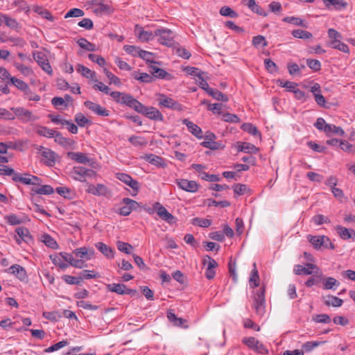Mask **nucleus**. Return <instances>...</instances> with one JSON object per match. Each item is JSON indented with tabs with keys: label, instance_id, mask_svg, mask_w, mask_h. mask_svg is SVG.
Returning <instances> with one entry per match:
<instances>
[{
	"label": "nucleus",
	"instance_id": "nucleus-51",
	"mask_svg": "<svg viewBox=\"0 0 355 355\" xmlns=\"http://www.w3.org/2000/svg\"><path fill=\"white\" fill-rule=\"evenodd\" d=\"M192 224L201 227H208L211 225V220L207 218H194L192 220Z\"/></svg>",
	"mask_w": 355,
	"mask_h": 355
},
{
	"label": "nucleus",
	"instance_id": "nucleus-16",
	"mask_svg": "<svg viewBox=\"0 0 355 355\" xmlns=\"http://www.w3.org/2000/svg\"><path fill=\"white\" fill-rule=\"evenodd\" d=\"M6 271L15 275L17 279L21 282H24L27 279V272L24 267L19 264H14L8 268Z\"/></svg>",
	"mask_w": 355,
	"mask_h": 355
},
{
	"label": "nucleus",
	"instance_id": "nucleus-36",
	"mask_svg": "<svg viewBox=\"0 0 355 355\" xmlns=\"http://www.w3.org/2000/svg\"><path fill=\"white\" fill-rule=\"evenodd\" d=\"M329 46L332 49H338L344 53H349V49L347 44L339 40H331L329 42Z\"/></svg>",
	"mask_w": 355,
	"mask_h": 355
},
{
	"label": "nucleus",
	"instance_id": "nucleus-44",
	"mask_svg": "<svg viewBox=\"0 0 355 355\" xmlns=\"http://www.w3.org/2000/svg\"><path fill=\"white\" fill-rule=\"evenodd\" d=\"M129 142L134 146H145L148 141L144 137L132 135L128 138Z\"/></svg>",
	"mask_w": 355,
	"mask_h": 355
},
{
	"label": "nucleus",
	"instance_id": "nucleus-9",
	"mask_svg": "<svg viewBox=\"0 0 355 355\" xmlns=\"http://www.w3.org/2000/svg\"><path fill=\"white\" fill-rule=\"evenodd\" d=\"M242 342L254 352L263 354L268 353V350L263 343L259 342L254 337H245L243 338Z\"/></svg>",
	"mask_w": 355,
	"mask_h": 355
},
{
	"label": "nucleus",
	"instance_id": "nucleus-26",
	"mask_svg": "<svg viewBox=\"0 0 355 355\" xmlns=\"http://www.w3.org/2000/svg\"><path fill=\"white\" fill-rule=\"evenodd\" d=\"M10 82L17 89L24 92L25 96H28V95H29V94H31V91L28 85L26 83H25L24 81L13 77L11 78Z\"/></svg>",
	"mask_w": 355,
	"mask_h": 355
},
{
	"label": "nucleus",
	"instance_id": "nucleus-61",
	"mask_svg": "<svg viewBox=\"0 0 355 355\" xmlns=\"http://www.w3.org/2000/svg\"><path fill=\"white\" fill-rule=\"evenodd\" d=\"M313 320L318 323L328 324L331 322V318L326 313L315 315L313 317Z\"/></svg>",
	"mask_w": 355,
	"mask_h": 355
},
{
	"label": "nucleus",
	"instance_id": "nucleus-15",
	"mask_svg": "<svg viewBox=\"0 0 355 355\" xmlns=\"http://www.w3.org/2000/svg\"><path fill=\"white\" fill-rule=\"evenodd\" d=\"M119 103L125 105L132 108L136 112H137L139 107H141V103L133 98L130 94L125 93L123 94L121 98L119 101Z\"/></svg>",
	"mask_w": 355,
	"mask_h": 355
},
{
	"label": "nucleus",
	"instance_id": "nucleus-57",
	"mask_svg": "<svg viewBox=\"0 0 355 355\" xmlns=\"http://www.w3.org/2000/svg\"><path fill=\"white\" fill-rule=\"evenodd\" d=\"M123 204H128L130 206L131 211L133 210L137 211L141 208V203H139L137 201L132 200L129 198H125L123 199Z\"/></svg>",
	"mask_w": 355,
	"mask_h": 355
},
{
	"label": "nucleus",
	"instance_id": "nucleus-54",
	"mask_svg": "<svg viewBox=\"0 0 355 355\" xmlns=\"http://www.w3.org/2000/svg\"><path fill=\"white\" fill-rule=\"evenodd\" d=\"M14 66L25 76H29L33 74V71L29 67H26L19 62H15Z\"/></svg>",
	"mask_w": 355,
	"mask_h": 355
},
{
	"label": "nucleus",
	"instance_id": "nucleus-33",
	"mask_svg": "<svg viewBox=\"0 0 355 355\" xmlns=\"http://www.w3.org/2000/svg\"><path fill=\"white\" fill-rule=\"evenodd\" d=\"M146 159L149 163H150L155 166H157L164 168L166 166V164H165L164 159L161 157H159V156L153 155V154L148 155L146 157Z\"/></svg>",
	"mask_w": 355,
	"mask_h": 355
},
{
	"label": "nucleus",
	"instance_id": "nucleus-23",
	"mask_svg": "<svg viewBox=\"0 0 355 355\" xmlns=\"http://www.w3.org/2000/svg\"><path fill=\"white\" fill-rule=\"evenodd\" d=\"M73 254L78 258L85 259L89 260L94 254V251L92 249H88L85 247L75 249Z\"/></svg>",
	"mask_w": 355,
	"mask_h": 355
},
{
	"label": "nucleus",
	"instance_id": "nucleus-12",
	"mask_svg": "<svg viewBox=\"0 0 355 355\" xmlns=\"http://www.w3.org/2000/svg\"><path fill=\"white\" fill-rule=\"evenodd\" d=\"M175 182L180 189L187 192L195 193L199 189V184L194 180L176 179Z\"/></svg>",
	"mask_w": 355,
	"mask_h": 355
},
{
	"label": "nucleus",
	"instance_id": "nucleus-27",
	"mask_svg": "<svg viewBox=\"0 0 355 355\" xmlns=\"http://www.w3.org/2000/svg\"><path fill=\"white\" fill-rule=\"evenodd\" d=\"M67 156L71 159L76 161L78 163L87 164L89 162L90 159L87 156L83 153L80 152H69Z\"/></svg>",
	"mask_w": 355,
	"mask_h": 355
},
{
	"label": "nucleus",
	"instance_id": "nucleus-25",
	"mask_svg": "<svg viewBox=\"0 0 355 355\" xmlns=\"http://www.w3.org/2000/svg\"><path fill=\"white\" fill-rule=\"evenodd\" d=\"M242 3L248 6L252 12L266 17L268 15L258 4L256 3L255 0H242Z\"/></svg>",
	"mask_w": 355,
	"mask_h": 355
},
{
	"label": "nucleus",
	"instance_id": "nucleus-49",
	"mask_svg": "<svg viewBox=\"0 0 355 355\" xmlns=\"http://www.w3.org/2000/svg\"><path fill=\"white\" fill-rule=\"evenodd\" d=\"M219 12L222 16L230 17L231 18H236L239 16L238 13L229 6H223L220 9Z\"/></svg>",
	"mask_w": 355,
	"mask_h": 355
},
{
	"label": "nucleus",
	"instance_id": "nucleus-60",
	"mask_svg": "<svg viewBox=\"0 0 355 355\" xmlns=\"http://www.w3.org/2000/svg\"><path fill=\"white\" fill-rule=\"evenodd\" d=\"M53 137L55 138V141L62 146H67L70 144L69 139L64 137L60 132L55 131Z\"/></svg>",
	"mask_w": 355,
	"mask_h": 355
},
{
	"label": "nucleus",
	"instance_id": "nucleus-29",
	"mask_svg": "<svg viewBox=\"0 0 355 355\" xmlns=\"http://www.w3.org/2000/svg\"><path fill=\"white\" fill-rule=\"evenodd\" d=\"M95 245L96 248L107 258L112 259L114 257V250L110 247L101 242L96 243Z\"/></svg>",
	"mask_w": 355,
	"mask_h": 355
},
{
	"label": "nucleus",
	"instance_id": "nucleus-50",
	"mask_svg": "<svg viewBox=\"0 0 355 355\" xmlns=\"http://www.w3.org/2000/svg\"><path fill=\"white\" fill-rule=\"evenodd\" d=\"M116 246L119 251L123 252L127 254H130L132 253V250H133L132 245L123 241H118L116 243Z\"/></svg>",
	"mask_w": 355,
	"mask_h": 355
},
{
	"label": "nucleus",
	"instance_id": "nucleus-59",
	"mask_svg": "<svg viewBox=\"0 0 355 355\" xmlns=\"http://www.w3.org/2000/svg\"><path fill=\"white\" fill-rule=\"evenodd\" d=\"M68 344H69V343L67 340H61V341L50 346L49 347L46 348L44 351L48 353L53 352L57 351L64 347H66L67 345H68Z\"/></svg>",
	"mask_w": 355,
	"mask_h": 355
},
{
	"label": "nucleus",
	"instance_id": "nucleus-48",
	"mask_svg": "<svg viewBox=\"0 0 355 355\" xmlns=\"http://www.w3.org/2000/svg\"><path fill=\"white\" fill-rule=\"evenodd\" d=\"M201 146L213 150L224 148V146L221 143L214 141H204L201 143Z\"/></svg>",
	"mask_w": 355,
	"mask_h": 355
},
{
	"label": "nucleus",
	"instance_id": "nucleus-2",
	"mask_svg": "<svg viewBox=\"0 0 355 355\" xmlns=\"http://www.w3.org/2000/svg\"><path fill=\"white\" fill-rule=\"evenodd\" d=\"M265 292L266 288L264 286H261L257 290L253 295L254 304L253 306L256 313L258 315H263L265 313Z\"/></svg>",
	"mask_w": 355,
	"mask_h": 355
},
{
	"label": "nucleus",
	"instance_id": "nucleus-5",
	"mask_svg": "<svg viewBox=\"0 0 355 355\" xmlns=\"http://www.w3.org/2000/svg\"><path fill=\"white\" fill-rule=\"evenodd\" d=\"M141 108L139 107L137 112L142 114L149 119L154 121H164V116L161 112L154 107H146L142 103L141 104Z\"/></svg>",
	"mask_w": 355,
	"mask_h": 355
},
{
	"label": "nucleus",
	"instance_id": "nucleus-13",
	"mask_svg": "<svg viewBox=\"0 0 355 355\" xmlns=\"http://www.w3.org/2000/svg\"><path fill=\"white\" fill-rule=\"evenodd\" d=\"M204 265L207 264V268L205 272V277L208 279H212L216 274L215 268L218 266L217 262L212 259L210 256H205L203 261Z\"/></svg>",
	"mask_w": 355,
	"mask_h": 355
},
{
	"label": "nucleus",
	"instance_id": "nucleus-39",
	"mask_svg": "<svg viewBox=\"0 0 355 355\" xmlns=\"http://www.w3.org/2000/svg\"><path fill=\"white\" fill-rule=\"evenodd\" d=\"M207 94L216 101L227 102L229 100V98L227 95L223 94L221 92L217 89H214L211 88V89H209Z\"/></svg>",
	"mask_w": 355,
	"mask_h": 355
},
{
	"label": "nucleus",
	"instance_id": "nucleus-30",
	"mask_svg": "<svg viewBox=\"0 0 355 355\" xmlns=\"http://www.w3.org/2000/svg\"><path fill=\"white\" fill-rule=\"evenodd\" d=\"M77 72L81 73V75L87 78L94 80L96 73L94 71H91L89 68L85 66L78 64L76 67Z\"/></svg>",
	"mask_w": 355,
	"mask_h": 355
},
{
	"label": "nucleus",
	"instance_id": "nucleus-37",
	"mask_svg": "<svg viewBox=\"0 0 355 355\" xmlns=\"http://www.w3.org/2000/svg\"><path fill=\"white\" fill-rule=\"evenodd\" d=\"M253 267L254 268L251 272L249 283L250 287L254 288L257 287L259 284V276L255 263H253Z\"/></svg>",
	"mask_w": 355,
	"mask_h": 355
},
{
	"label": "nucleus",
	"instance_id": "nucleus-45",
	"mask_svg": "<svg viewBox=\"0 0 355 355\" xmlns=\"http://www.w3.org/2000/svg\"><path fill=\"white\" fill-rule=\"evenodd\" d=\"M243 130L248 132L254 136H259L261 138V133L259 132L257 128L250 123H243L241 126Z\"/></svg>",
	"mask_w": 355,
	"mask_h": 355
},
{
	"label": "nucleus",
	"instance_id": "nucleus-7",
	"mask_svg": "<svg viewBox=\"0 0 355 355\" xmlns=\"http://www.w3.org/2000/svg\"><path fill=\"white\" fill-rule=\"evenodd\" d=\"M157 96L159 105L177 111L182 110V105L178 101L162 94H158Z\"/></svg>",
	"mask_w": 355,
	"mask_h": 355
},
{
	"label": "nucleus",
	"instance_id": "nucleus-28",
	"mask_svg": "<svg viewBox=\"0 0 355 355\" xmlns=\"http://www.w3.org/2000/svg\"><path fill=\"white\" fill-rule=\"evenodd\" d=\"M93 6L96 13L110 14L113 11V9L109 4H105L101 1H96L93 3Z\"/></svg>",
	"mask_w": 355,
	"mask_h": 355
},
{
	"label": "nucleus",
	"instance_id": "nucleus-38",
	"mask_svg": "<svg viewBox=\"0 0 355 355\" xmlns=\"http://www.w3.org/2000/svg\"><path fill=\"white\" fill-rule=\"evenodd\" d=\"M125 285L123 284H109L106 285L107 291L119 295H125Z\"/></svg>",
	"mask_w": 355,
	"mask_h": 355
},
{
	"label": "nucleus",
	"instance_id": "nucleus-11",
	"mask_svg": "<svg viewBox=\"0 0 355 355\" xmlns=\"http://www.w3.org/2000/svg\"><path fill=\"white\" fill-rule=\"evenodd\" d=\"M33 58L41 68L46 71L48 74L53 73L52 68L46 58V55L41 51H36L33 53Z\"/></svg>",
	"mask_w": 355,
	"mask_h": 355
},
{
	"label": "nucleus",
	"instance_id": "nucleus-6",
	"mask_svg": "<svg viewBox=\"0 0 355 355\" xmlns=\"http://www.w3.org/2000/svg\"><path fill=\"white\" fill-rule=\"evenodd\" d=\"M294 273L297 275H309L314 274L319 277L322 276L320 269L316 265L313 263H306V266H303L300 264L296 265L294 268Z\"/></svg>",
	"mask_w": 355,
	"mask_h": 355
},
{
	"label": "nucleus",
	"instance_id": "nucleus-42",
	"mask_svg": "<svg viewBox=\"0 0 355 355\" xmlns=\"http://www.w3.org/2000/svg\"><path fill=\"white\" fill-rule=\"evenodd\" d=\"M283 21L304 28L308 27L307 24L300 17H286L283 19Z\"/></svg>",
	"mask_w": 355,
	"mask_h": 355
},
{
	"label": "nucleus",
	"instance_id": "nucleus-20",
	"mask_svg": "<svg viewBox=\"0 0 355 355\" xmlns=\"http://www.w3.org/2000/svg\"><path fill=\"white\" fill-rule=\"evenodd\" d=\"M12 110L19 119L24 121H28L37 119L36 117H34L33 116L32 112L31 111L26 110L23 107H12Z\"/></svg>",
	"mask_w": 355,
	"mask_h": 355
},
{
	"label": "nucleus",
	"instance_id": "nucleus-52",
	"mask_svg": "<svg viewBox=\"0 0 355 355\" xmlns=\"http://www.w3.org/2000/svg\"><path fill=\"white\" fill-rule=\"evenodd\" d=\"M338 234L343 239H349L352 237L351 234V230H349L346 227H343L340 225H337L336 227Z\"/></svg>",
	"mask_w": 355,
	"mask_h": 355
},
{
	"label": "nucleus",
	"instance_id": "nucleus-64",
	"mask_svg": "<svg viewBox=\"0 0 355 355\" xmlns=\"http://www.w3.org/2000/svg\"><path fill=\"white\" fill-rule=\"evenodd\" d=\"M306 64L308 67L314 71H318L321 69V63L318 60L307 59Z\"/></svg>",
	"mask_w": 355,
	"mask_h": 355
},
{
	"label": "nucleus",
	"instance_id": "nucleus-58",
	"mask_svg": "<svg viewBox=\"0 0 355 355\" xmlns=\"http://www.w3.org/2000/svg\"><path fill=\"white\" fill-rule=\"evenodd\" d=\"M252 45L256 48L260 46L265 47L268 45V42L263 35H257L252 38Z\"/></svg>",
	"mask_w": 355,
	"mask_h": 355
},
{
	"label": "nucleus",
	"instance_id": "nucleus-14",
	"mask_svg": "<svg viewBox=\"0 0 355 355\" xmlns=\"http://www.w3.org/2000/svg\"><path fill=\"white\" fill-rule=\"evenodd\" d=\"M15 232L19 236V238L16 237V241L18 244H20L21 241L28 244L33 243V236H31L28 228L24 227H19L15 230Z\"/></svg>",
	"mask_w": 355,
	"mask_h": 355
},
{
	"label": "nucleus",
	"instance_id": "nucleus-53",
	"mask_svg": "<svg viewBox=\"0 0 355 355\" xmlns=\"http://www.w3.org/2000/svg\"><path fill=\"white\" fill-rule=\"evenodd\" d=\"M50 259L54 265L58 266L60 269L64 270L68 267V264L63 261L62 258L59 255H51Z\"/></svg>",
	"mask_w": 355,
	"mask_h": 355
},
{
	"label": "nucleus",
	"instance_id": "nucleus-35",
	"mask_svg": "<svg viewBox=\"0 0 355 355\" xmlns=\"http://www.w3.org/2000/svg\"><path fill=\"white\" fill-rule=\"evenodd\" d=\"M72 177L76 180H78L80 182H85L86 179L85 177V167L78 166L74 167L72 172Z\"/></svg>",
	"mask_w": 355,
	"mask_h": 355
},
{
	"label": "nucleus",
	"instance_id": "nucleus-18",
	"mask_svg": "<svg viewBox=\"0 0 355 355\" xmlns=\"http://www.w3.org/2000/svg\"><path fill=\"white\" fill-rule=\"evenodd\" d=\"M87 189L86 191L94 196H106L108 193L107 187L103 184H97L96 185L87 183Z\"/></svg>",
	"mask_w": 355,
	"mask_h": 355
},
{
	"label": "nucleus",
	"instance_id": "nucleus-43",
	"mask_svg": "<svg viewBox=\"0 0 355 355\" xmlns=\"http://www.w3.org/2000/svg\"><path fill=\"white\" fill-rule=\"evenodd\" d=\"M80 48L89 51H95L96 50V45L87 41L85 38H80L77 41Z\"/></svg>",
	"mask_w": 355,
	"mask_h": 355
},
{
	"label": "nucleus",
	"instance_id": "nucleus-55",
	"mask_svg": "<svg viewBox=\"0 0 355 355\" xmlns=\"http://www.w3.org/2000/svg\"><path fill=\"white\" fill-rule=\"evenodd\" d=\"M56 130L47 128L46 127H40L37 130V133L40 136L52 138Z\"/></svg>",
	"mask_w": 355,
	"mask_h": 355
},
{
	"label": "nucleus",
	"instance_id": "nucleus-24",
	"mask_svg": "<svg viewBox=\"0 0 355 355\" xmlns=\"http://www.w3.org/2000/svg\"><path fill=\"white\" fill-rule=\"evenodd\" d=\"M135 31L137 33V37L143 42L152 40L155 37V32L152 33L144 31L142 27L139 25L135 26Z\"/></svg>",
	"mask_w": 355,
	"mask_h": 355
},
{
	"label": "nucleus",
	"instance_id": "nucleus-3",
	"mask_svg": "<svg viewBox=\"0 0 355 355\" xmlns=\"http://www.w3.org/2000/svg\"><path fill=\"white\" fill-rule=\"evenodd\" d=\"M308 240L316 250H320L322 248L331 250H334L336 248L335 245L331 241L330 239L324 235H309Z\"/></svg>",
	"mask_w": 355,
	"mask_h": 355
},
{
	"label": "nucleus",
	"instance_id": "nucleus-17",
	"mask_svg": "<svg viewBox=\"0 0 355 355\" xmlns=\"http://www.w3.org/2000/svg\"><path fill=\"white\" fill-rule=\"evenodd\" d=\"M39 153L45 159L44 163L48 166H52L55 161V153L49 148L40 146L38 148Z\"/></svg>",
	"mask_w": 355,
	"mask_h": 355
},
{
	"label": "nucleus",
	"instance_id": "nucleus-56",
	"mask_svg": "<svg viewBox=\"0 0 355 355\" xmlns=\"http://www.w3.org/2000/svg\"><path fill=\"white\" fill-rule=\"evenodd\" d=\"M62 278L67 284L71 285H79L83 279L82 277H76L69 275H64Z\"/></svg>",
	"mask_w": 355,
	"mask_h": 355
},
{
	"label": "nucleus",
	"instance_id": "nucleus-32",
	"mask_svg": "<svg viewBox=\"0 0 355 355\" xmlns=\"http://www.w3.org/2000/svg\"><path fill=\"white\" fill-rule=\"evenodd\" d=\"M343 303V301L342 299L330 295H327L324 300V304L328 306L340 307L342 306Z\"/></svg>",
	"mask_w": 355,
	"mask_h": 355
},
{
	"label": "nucleus",
	"instance_id": "nucleus-19",
	"mask_svg": "<svg viewBox=\"0 0 355 355\" xmlns=\"http://www.w3.org/2000/svg\"><path fill=\"white\" fill-rule=\"evenodd\" d=\"M84 105L87 108L94 112L95 114L99 116H107L110 114L109 111L105 107L101 106L99 104L96 103L87 101L84 103Z\"/></svg>",
	"mask_w": 355,
	"mask_h": 355
},
{
	"label": "nucleus",
	"instance_id": "nucleus-1",
	"mask_svg": "<svg viewBox=\"0 0 355 355\" xmlns=\"http://www.w3.org/2000/svg\"><path fill=\"white\" fill-rule=\"evenodd\" d=\"M144 209L149 214H153L155 211L157 215L164 221L169 224L175 223V218L169 213L166 209L159 202H157L153 204V208L147 206L146 205H141V208Z\"/></svg>",
	"mask_w": 355,
	"mask_h": 355
},
{
	"label": "nucleus",
	"instance_id": "nucleus-34",
	"mask_svg": "<svg viewBox=\"0 0 355 355\" xmlns=\"http://www.w3.org/2000/svg\"><path fill=\"white\" fill-rule=\"evenodd\" d=\"M314 125L319 130L324 131L327 135H329L331 124L327 123L323 118H318L316 122L314 123Z\"/></svg>",
	"mask_w": 355,
	"mask_h": 355
},
{
	"label": "nucleus",
	"instance_id": "nucleus-62",
	"mask_svg": "<svg viewBox=\"0 0 355 355\" xmlns=\"http://www.w3.org/2000/svg\"><path fill=\"white\" fill-rule=\"evenodd\" d=\"M133 77L135 79L140 80L142 83H151L154 80L152 76L146 73H141L139 75L133 73Z\"/></svg>",
	"mask_w": 355,
	"mask_h": 355
},
{
	"label": "nucleus",
	"instance_id": "nucleus-4",
	"mask_svg": "<svg viewBox=\"0 0 355 355\" xmlns=\"http://www.w3.org/2000/svg\"><path fill=\"white\" fill-rule=\"evenodd\" d=\"M155 37H158L159 42L164 46L171 47L174 45V33L166 28H158L155 31Z\"/></svg>",
	"mask_w": 355,
	"mask_h": 355
},
{
	"label": "nucleus",
	"instance_id": "nucleus-40",
	"mask_svg": "<svg viewBox=\"0 0 355 355\" xmlns=\"http://www.w3.org/2000/svg\"><path fill=\"white\" fill-rule=\"evenodd\" d=\"M340 282L334 277H327L323 279V288L325 290H332L334 287H338Z\"/></svg>",
	"mask_w": 355,
	"mask_h": 355
},
{
	"label": "nucleus",
	"instance_id": "nucleus-22",
	"mask_svg": "<svg viewBox=\"0 0 355 355\" xmlns=\"http://www.w3.org/2000/svg\"><path fill=\"white\" fill-rule=\"evenodd\" d=\"M182 123L187 127L189 132L192 133L195 137L198 139L203 138L202 129L198 125L190 121L187 119H184L182 121Z\"/></svg>",
	"mask_w": 355,
	"mask_h": 355
},
{
	"label": "nucleus",
	"instance_id": "nucleus-8",
	"mask_svg": "<svg viewBox=\"0 0 355 355\" xmlns=\"http://www.w3.org/2000/svg\"><path fill=\"white\" fill-rule=\"evenodd\" d=\"M115 177L132 188L134 192L132 193V196H136L137 194L140 184L137 180L132 179L130 175L125 173H116Z\"/></svg>",
	"mask_w": 355,
	"mask_h": 355
},
{
	"label": "nucleus",
	"instance_id": "nucleus-21",
	"mask_svg": "<svg viewBox=\"0 0 355 355\" xmlns=\"http://www.w3.org/2000/svg\"><path fill=\"white\" fill-rule=\"evenodd\" d=\"M322 2L328 10H341L345 9L348 5L343 0H322Z\"/></svg>",
	"mask_w": 355,
	"mask_h": 355
},
{
	"label": "nucleus",
	"instance_id": "nucleus-10",
	"mask_svg": "<svg viewBox=\"0 0 355 355\" xmlns=\"http://www.w3.org/2000/svg\"><path fill=\"white\" fill-rule=\"evenodd\" d=\"M14 182H19L26 185H40L42 182L37 176L29 173H19L15 175Z\"/></svg>",
	"mask_w": 355,
	"mask_h": 355
},
{
	"label": "nucleus",
	"instance_id": "nucleus-41",
	"mask_svg": "<svg viewBox=\"0 0 355 355\" xmlns=\"http://www.w3.org/2000/svg\"><path fill=\"white\" fill-rule=\"evenodd\" d=\"M291 34L294 37L302 40H308L313 37L311 33L302 29L293 30Z\"/></svg>",
	"mask_w": 355,
	"mask_h": 355
},
{
	"label": "nucleus",
	"instance_id": "nucleus-63",
	"mask_svg": "<svg viewBox=\"0 0 355 355\" xmlns=\"http://www.w3.org/2000/svg\"><path fill=\"white\" fill-rule=\"evenodd\" d=\"M154 77L166 80H171L172 78L171 74L166 72L164 69L160 68L154 71Z\"/></svg>",
	"mask_w": 355,
	"mask_h": 355
},
{
	"label": "nucleus",
	"instance_id": "nucleus-31",
	"mask_svg": "<svg viewBox=\"0 0 355 355\" xmlns=\"http://www.w3.org/2000/svg\"><path fill=\"white\" fill-rule=\"evenodd\" d=\"M238 150L246 153H257L259 151V148L254 145L248 142L239 143Z\"/></svg>",
	"mask_w": 355,
	"mask_h": 355
},
{
	"label": "nucleus",
	"instance_id": "nucleus-46",
	"mask_svg": "<svg viewBox=\"0 0 355 355\" xmlns=\"http://www.w3.org/2000/svg\"><path fill=\"white\" fill-rule=\"evenodd\" d=\"M32 191L37 194L50 195L54 192V190L51 186L46 184L40 188L33 187Z\"/></svg>",
	"mask_w": 355,
	"mask_h": 355
},
{
	"label": "nucleus",
	"instance_id": "nucleus-47",
	"mask_svg": "<svg viewBox=\"0 0 355 355\" xmlns=\"http://www.w3.org/2000/svg\"><path fill=\"white\" fill-rule=\"evenodd\" d=\"M42 241L49 248H51L52 249H57L58 248V245L55 240L52 238L49 234H44L42 236Z\"/></svg>",
	"mask_w": 355,
	"mask_h": 355
}]
</instances>
